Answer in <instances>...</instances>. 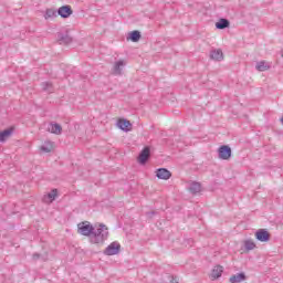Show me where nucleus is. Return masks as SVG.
<instances>
[{"label": "nucleus", "instance_id": "obj_12", "mask_svg": "<svg viewBox=\"0 0 283 283\" xmlns=\"http://www.w3.org/2000/svg\"><path fill=\"white\" fill-rule=\"evenodd\" d=\"M255 70L258 72H266V70H271V63L266 61L256 62Z\"/></svg>", "mask_w": 283, "mask_h": 283}, {"label": "nucleus", "instance_id": "obj_24", "mask_svg": "<svg viewBox=\"0 0 283 283\" xmlns=\"http://www.w3.org/2000/svg\"><path fill=\"white\" fill-rule=\"evenodd\" d=\"M41 151H44V154H50V151H52V143L48 142L44 145H42Z\"/></svg>", "mask_w": 283, "mask_h": 283}, {"label": "nucleus", "instance_id": "obj_14", "mask_svg": "<svg viewBox=\"0 0 283 283\" xmlns=\"http://www.w3.org/2000/svg\"><path fill=\"white\" fill-rule=\"evenodd\" d=\"M244 280H247V274H244L243 272L233 274L230 277L231 283H240V282H244Z\"/></svg>", "mask_w": 283, "mask_h": 283}, {"label": "nucleus", "instance_id": "obj_28", "mask_svg": "<svg viewBox=\"0 0 283 283\" xmlns=\"http://www.w3.org/2000/svg\"><path fill=\"white\" fill-rule=\"evenodd\" d=\"M154 213L156 212L151 211V212H148L147 216H154Z\"/></svg>", "mask_w": 283, "mask_h": 283}, {"label": "nucleus", "instance_id": "obj_6", "mask_svg": "<svg viewBox=\"0 0 283 283\" xmlns=\"http://www.w3.org/2000/svg\"><path fill=\"white\" fill-rule=\"evenodd\" d=\"M255 238L259 242H269L271 240V233L266 229H259L255 232Z\"/></svg>", "mask_w": 283, "mask_h": 283}, {"label": "nucleus", "instance_id": "obj_21", "mask_svg": "<svg viewBox=\"0 0 283 283\" xmlns=\"http://www.w3.org/2000/svg\"><path fill=\"white\" fill-rule=\"evenodd\" d=\"M129 39L133 43H138V41H140V31H132L129 33Z\"/></svg>", "mask_w": 283, "mask_h": 283}, {"label": "nucleus", "instance_id": "obj_8", "mask_svg": "<svg viewBox=\"0 0 283 283\" xmlns=\"http://www.w3.org/2000/svg\"><path fill=\"white\" fill-rule=\"evenodd\" d=\"M156 176L159 180H169V178H171V171L167 168H158L156 170Z\"/></svg>", "mask_w": 283, "mask_h": 283}, {"label": "nucleus", "instance_id": "obj_16", "mask_svg": "<svg viewBox=\"0 0 283 283\" xmlns=\"http://www.w3.org/2000/svg\"><path fill=\"white\" fill-rule=\"evenodd\" d=\"M224 269L221 265H217L213 268L212 273H211V277L213 280H218V277L222 276Z\"/></svg>", "mask_w": 283, "mask_h": 283}, {"label": "nucleus", "instance_id": "obj_3", "mask_svg": "<svg viewBox=\"0 0 283 283\" xmlns=\"http://www.w3.org/2000/svg\"><path fill=\"white\" fill-rule=\"evenodd\" d=\"M150 156H151V148H149V146H145L138 156L139 165H147V160H149Z\"/></svg>", "mask_w": 283, "mask_h": 283}, {"label": "nucleus", "instance_id": "obj_4", "mask_svg": "<svg viewBox=\"0 0 283 283\" xmlns=\"http://www.w3.org/2000/svg\"><path fill=\"white\" fill-rule=\"evenodd\" d=\"M120 253V243L112 242L105 250L104 255H118Z\"/></svg>", "mask_w": 283, "mask_h": 283}, {"label": "nucleus", "instance_id": "obj_20", "mask_svg": "<svg viewBox=\"0 0 283 283\" xmlns=\"http://www.w3.org/2000/svg\"><path fill=\"white\" fill-rule=\"evenodd\" d=\"M201 189L202 186L200 185V182L193 181L192 184H190L189 191H191L192 193H200Z\"/></svg>", "mask_w": 283, "mask_h": 283}, {"label": "nucleus", "instance_id": "obj_22", "mask_svg": "<svg viewBox=\"0 0 283 283\" xmlns=\"http://www.w3.org/2000/svg\"><path fill=\"white\" fill-rule=\"evenodd\" d=\"M42 90H43L44 92L52 93L53 90H54V87L52 86V83H50V82H43V83H42Z\"/></svg>", "mask_w": 283, "mask_h": 283}, {"label": "nucleus", "instance_id": "obj_10", "mask_svg": "<svg viewBox=\"0 0 283 283\" xmlns=\"http://www.w3.org/2000/svg\"><path fill=\"white\" fill-rule=\"evenodd\" d=\"M57 41L60 42V45H67L72 43V36H70L67 33H59Z\"/></svg>", "mask_w": 283, "mask_h": 283}, {"label": "nucleus", "instance_id": "obj_19", "mask_svg": "<svg viewBox=\"0 0 283 283\" xmlns=\"http://www.w3.org/2000/svg\"><path fill=\"white\" fill-rule=\"evenodd\" d=\"M10 136H12V129L10 128L3 132H0V143H6V140H8Z\"/></svg>", "mask_w": 283, "mask_h": 283}, {"label": "nucleus", "instance_id": "obj_23", "mask_svg": "<svg viewBox=\"0 0 283 283\" xmlns=\"http://www.w3.org/2000/svg\"><path fill=\"white\" fill-rule=\"evenodd\" d=\"M244 248H245V251H253L255 249V242L251 240H247L244 242Z\"/></svg>", "mask_w": 283, "mask_h": 283}, {"label": "nucleus", "instance_id": "obj_9", "mask_svg": "<svg viewBox=\"0 0 283 283\" xmlns=\"http://www.w3.org/2000/svg\"><path fill=\"white\" fill-rule=\"evenodd\" d=\"M123 67H125V61L119 60V61L115 62V64L113 66V74L115 76H120V74H123Z\"/></svg>", "mask_w": 283, "mask_h": 283}, {"label": "nucleus", "instance_id": "obj_29", "mask_svg": "<svg viewBox=\"0 0 283 283\" xmlns=\"http://www.w3.org/2000/svg\"><path fill=\"white\" fill-rule=\"evenodd\" d=\"M281 56H282V59H283V50L281 51Z\"/></svg>", "mask_w": 283, "mask_h": 283}, {"label": "nucleus", "instance_id": "obj_5", "mask_svg": "<svg viewBox=\"0 0 283 283\" xmlns=\"http://www.w3.org/2000/svg\"><path fill=\"white\" fill-rule=\"evenodd\" d=\"M231 154H232L231 147H229L227 145H222L218 149V156H219L220 160H229L231 158Z\"/></svg>", "mask_w": 283, "mask_h": 283}, {"label": "nucleus", "instance_id": "obj_7", "mask_svg": "<svg viewBox=\"0 0 283 283\" xmlns=\"http://www.w3.org/2000/svg\"><path fill=\"white\" fill-rule=\"evenodd\" d=\"M73 10H72V7L71 6H63V7H60L57 9V14L62 18V19H70V17H72L73 14Z\"/></svg>", "mask_w": 283, "mask_h": 283}, {"label": "nucleus", "instance_id": "obj_25", "mask_svg": "<svg viewBox=\"0 0 283 283\" xmlns=\"http://www.w3.org/2000/svg\"><path fill=\"white\" fill-rule=\"evenodd\" d=\"M56 196H59V190L56 189H53L48 193V198L51 202H54V200H56Z\"/></svg>", "mask_w": 283, "mask_h": 283}, {"label": "nucleus", "instance_id": "obj_11", "mask_svg": "<svg viewBox=\"0 0 283 283\" xmlns=\"http://www.w3.org/2000/svg\"><path fill=\"white\" fill-rule=\"evenodd\" d=\"M48 130L51 134H55L56 136H59L63 132V127H61V125L57 123H50Z\"/></svg>", "mask_w": 283, "mask_h": 283}, {"label": "nucleus", "instance_id": "obj_2", "mask_svg": "<svg viewBox=\"0 0 283 283\" xmlns=\"http://www.w3.org/2000/svg\"><path fill=\"white\" fill-rule=\"evenodd\" d=\"M77 232L80 235H85L86 238H92V233H94V226L88 221H84L77 224Z\"/></svg>", "mask_w": 283, "mask_h": 283}, {"label": "nucleus", "instance_id": "obj_27", "mask_svg": "<svg viewBox=\"0 0 283 283\" xmlns=\"http://www.w3.org/2000/svg\"><path fill=\"white\" fill-rule=\"evenodd\" d=\"M171 283H178V279H176V277H171V281H170Z\"/></svg>", "mask_w": 283, "mask_h": 283}, {"label": "nucleus", "instance_id": "obj_18", "mask_svg": "<svg viewBox=\"0 0 283 283\" xmlns=\"http://www.w3.org/2000/svg\"><path fill=\"white\" fill-rule=\"evenodd\" d=\"M212 61H222V50H213L210 52Z\"/></svg>", "mask_w": 283, "mask_h": 283}, {"label": "nucleus", "instance_id": "obj_13", "mask_svg": "<svg viewBox=\"0 0 283 283\" xmlns=\"http://www.w3.org/2000/svg\"><path fill=\"white\" fill-rule=\"evenodd\" d=\"M117 127L122 129L123 132H129V127H132V123L127 119H119L117 122Z\"/></svg>", "mask_w": 283, "mask_h": 283}, {"label": "nucleus", "instance_id": "obj_1", "mask_svg": "<svg viewBox=\"0 0 283 283\" xmlns=\"http://www.w3.org/2000/svg\"><path fill=\"white\" fill-rule=\"evenodd\" d=\"M108 235H109V231L107 230V226L99 224L97 229L93 230L90 242L92 244H103V242L107 240Z\"/></svg>", "mask_w": 283, "mask_h": 283}, {"label": "nucleus", "instance_id": "obj_17", "mask_svg": "<svg viewBox=\"0 0 283 283\" xmlns=\"http://www.w3.org/2000/svg\"><path fill=\"white\" fill-rule=\"evenodd\" d=\"M59 17V11L54 10V9H46L45 14H44V19H56Z\"/></svg>", "mask_w": 283, "mask_h": 283}, {"label": "nucleus", "instance_id": "obj_26", "mask_svg": "<svg viewBox=\"0 0 283 283\" xmlns=\"http://www.w3.org/2000/svg\"><path fill=\"white\" fill-rule=\"evenodd\" d=\"M39 258H40L39 253L33 254V260H39Z\"/></svg>", "mask_w": 283, "mask_h": 283}, {"label": "nucleus", "instance_id": "obj_15", "mask_svg": "<svg viewBox=\"0 0 283 283\" xmlns=\"http://www.w3.org/2000/svg\"><path fill=\"white\" fill-rule=\"evenodd\" d=\"M229 25H231V22H229V20L221 18L217 23H216V28L217 30H227V28H229Z\"/></svg>", "mask_w": 283, "mask_h": 283}]
</instances>
